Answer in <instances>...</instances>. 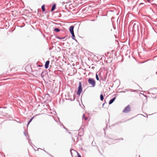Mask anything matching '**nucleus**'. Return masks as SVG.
<instances>
[{
    "mask_svg": "<svg viewBox=\"0 0 157 157\" xmlns=\"http://www.w3.org/2000/svg\"><path fill=\"white\" fill-rule=\"evenodd\" d=\"M88 81L89 84L91 85L93 87H94L96 84L95 81L94 79L92 78L88 79Z\"/></svg>",
    "mask_w": 157,
    "mask_h": 157,
    "instance_id": "f257e3e1",
    "label": "nucleus"
},
{
    "mask_svg": "<svg viewBox=\"0 0 157 157\" xmlns=\"http://www.w3.org/2000/svg\"><path fill=\"white\" fill-rule=\"evenodd\" d=\"M82 91V87L81 83L80 82H79V86L78 88L77 94L79 95L81 94Z\"/></svg>",
    "mask_w": 157,
    "mask_h": 157,
    "instance_id": "f03ea898",
    "label": "nucleus"
},
{
    "mask_svg": "<svg viewBox=\"0 0 157 157\" xmlns=\"http://www.w3.org/2000/svg\"><path fill=\"white\" fill-rule=\"evenodd\" d=\"M130 111V106L128 105L125 108L123 111V112L124 113H127Z\"/></svg>",
    "mask_w": 157,
    "mask_h": 157,
    "instance_id": "7ed1b4c3",
    "label": "nucleus"
},
{
    "mask_svg": "<svg viewBox=\"0 0 157 157\" xmlns=\"http://www.w3.org/2000/svg\"><path fill=\"white\" fill-rule=\"evenodd\" d=\"M138 23H134L133 26V29L134 30H138L139 28Z\"/></svg>",
    "mask_w": 157,
    "mask_h": 157,
    "instance_id": "20e7f679",
    "label": "nucleus"
},
{
    "mask_svg": "<svg viewBox=\"0 0 157 157\" xmlns=\"http://www.w3.org/2000/svg\"><path fill=\"white\" fill-rule=\"evenodd\" d=\"M74 28V26H70L69 28V30L71 34L74 33L73 30Z\"/></svg>",
    "mask_w": 157,
    "mask_h": 157,
    "instance_id": "39448f33",
    "label": "nucleus"
},
{
    "mask_svg": "<svg viewBox=\"0 0 157 157\" xmlns=\"http://www.w3.org/2000/svg\"><path fill=\"white\" fill-rule=\"evenodd\" d=\"M49 61H47L45 64V68L46 69L48 68L49 67Z\"/></svg>",
    "mask_w": 157,
    "mask_h": 157,
    "instance_id": "423d86ee",
    "label": "nucleus"
},
{
    "mask_svg": "<svg viewBox=\"0 0 157 157\" xmlns=\"http://www.w3.org/2000/svg\"><path fill=\"white\" fill-rule=\"evenodd\" d=\"M116 99V97H115L110 100L109 102V104L110 105L112 104L114 102Z\"/></svg>",
    "mask_w": 157,
    "mask_h": 157,
    "instance_id": "0eeeda50",
    "label": "nucleus"
},
{
    "mask_svg": "<svg viewBox=\"0 0 157 157\" xmlns=\"http://www.w3.org/2000/svg\"><path fill=\"white\" fill-rule=\"evenodd\" d=\"M56 7V4H54L52 6V9L51 10V11L52 12L53 10H54L55 9Z\"/></svg>",
    "mask_w": 157,
    "mask_h": 157,
    "instance_id": "6e6552de",
    "label": "nucleus"
},
{
    "mask_svg": "<svg viewBox=\"0 0 157 157\" xmlns=\"http://www.w3.org/2000/svg\"><path fill=\"white\" fill-rule=\"evenodd\" d=\"M71 34L72 35V39H73V40H75V41H76L77 42V40L76 39H75V36L74 35V33H71Z\"/></svg>",
    "mask_w": 157,
    "mask_h": 157,
    "instance_id": "1a4fd4ad",
    "label": "nucleus"
},
{
    "mask_svg": "<svg viewBox=\"0 0 157 157\" xmlns=\"http://www.w3.org/2000/svg\"><path fill=\"white\" fill-rule=\"evenodd\" d=\"M100 98L101 101H102L104 99V97L102 94L100 95Z\"/></svg>",
    "mask_w": 157,
    "mask_h": 157,
    "instance_id": "9d476101",
    "label": "nucleus"
},
{
    "mask_svg": "<svg viewBox=\"0 0 157 157\" xmlns=\"http://www.w3.org/2000/svg\"><path fill=\"white\" fill-rule=\"evenodd\" d=\"M43 11L44 12L45 11V8H44V5H43L41 7Z\"/></svg>",
    "mask_w": 157,
    "mask_h": 157,
    "instance_id": "9b49d317",
    "label": "nucleus"
},
{
    "mask_svg": "<svg viewBox=\"0 0 157 157\" xmlns=\"http://www.w3.org/2000/svg\"><path fill=\"white\" fill-rule=\"evenodd\" d=\"M54 31L56 32H59L60 31V29L58 28H56L55 29Z\"/></svg>",
    "mask_w": 157,
    "mask_h": 157,
    "instance_id": "f8f14e48",
    "label": "nucleus"
},
{
    "mask_svg": "<svg viewBox=\"0 0 157 157\" xmlns=\"http://www.w3.org/2000/svg\"><path fill=\"white\" fill-rule=\"evenodd\" d=\"M34 117H32L29 121L28 122V125L29 124V123L31 122L33 119V118Z\"/></svg>",
    "mask_w": 157,
    "mask_h": 157,
    "instance_id": "ddd939ff",
    "label": "nucleus"
},
{
    "mask_svg": "<svg viewBox=\"0 0 157 157\" xmlns=\"http://www.w3.org/2000/svg\"><path fill=\"white\" fill-rule=\"evenodd\" d=\"M82 117H83V118L84 119V120H86L88 119L86 117H85V114H83V115Z\"/></svg>",
    "mask_w": 157,
    "mask_h": 157,
    "instance_id": "4468645a",
    "label": "nucleus"
},
{
    "mask_svg": "<svg viewBox=\"0 0 157 157\" xmlns=\"http://www.w3.org/2000/svg\"><path fill=\"white\" fill-rule=\"evenodd\" d=\"M96 79L97 80H98V81L99 80V77H98V76L97 74H96Z\"/></svg>",
    "mask_w": 157,
    "mask_h": 157,
    "instance_id": "2eb2a0df",
    "label": "nucleus"
},
{
    "mask_svg": "<svg viewBox=\"0 0 157 157\" xmlns=\"http://www.w3.org/2000/svg\"><path fill=\"white\" fill-rule=\"evenodd\" d=\"M78 157H82L78 153Z\"/></svg>",
    "mask_w": 157,
    "mask_h": 157,
    "instance_id": "dca6fc26",
    "label": "nucleus"
},
{
    "mask_svg": "<svg viewBox=\"0 0 157 157\" xmlns=\"http://www.w3.org/2000/svg\"><path fill=\"white\" fill-rule=\"evenodd\" d=\"M83 133H82V134H80V133H78V135L79 136H81L82 135Z\"/></svg>",
    "mask_w": 157,
    "mask_h": 157,
    "instance_id": "f3484780",
    "label": "nucleus"
},
{
    "mask_svg": "<svg viewBox=\"0 0 157 157\" xmlns=\"http://www.w3.org/2000/svg\"><path fill=\"white\" fill-rule=\"evenodd\" d=\"M79 130H80V131H82V132L83 131V130L82 129H80Z\"/></svg>",
    "mask_w": 157,
    "mask_h": 157,
    "instance_id": "a211bd4d",
    "label": "nucleus"
},
{
    "mask_svg": "<svg viewBox=\"0 0 157 157\" xmlns=\"http://www.w3.org/2000/svg\"><path fill=\"white\" fill-rule=\"evenodd\" d=\"M94 67H92V69H94Z\"/></svg>",
    "mask_w": 157,
    "mask_h": 157,
    "instance_id": "6ab92c4d",
    "label": "nucleus"
},
{
    "mask_svg": "<svg viewBox=\"0 0 157 157\" xmlns=\"http://www.w3.org/2000/svg\"><path fill=\"white\" fill-rule=\"evenodd\" d=\"M104 104H105V103H104L103 104V105H102V106H103L104 105Z\"/></svg>",
    "mask_w": 157,
    "mask_h": 157,
    "instance_id": "aec40b11",
    "label": "nucleus"
},
{
    "mask_svg": "<svg viewBox=\"0 0 157 157\" xmlns=\"http://www.w3.org/2000/svg\"><path fill=\"white\" fill-rule=\"evenodd\" d=\"M24 134L26 136V134L25 132H24Z\"/></svg>",
    "mask_w": 157,
    "mask_h": 157,
    "instance_id": "412c9836",
    "label": "nucleus"
},
{
    "mask_svg": "<svg viewBox=\"0 0 157 157\" xmlns=\"http://www.w3.org/2000/svg\"><path fill=\"white\" fill-rule=\"evenodd\" d=\"M125 91H122V92H123V93H125Z\"/></svg>",
    "mask_w": 157,
    "mask_h": 157,
    "instance_id": "4be33fe9",
    "label": "nucleus"
},
{
    "mask_svg": "<svg viewBox=\"0 0 157 157\" xmlns=\"http://www.w3.org/2000/svg\"><path fill=\"white\" fill-rule=\"evenodd\" d=\"M147 0V1H150L151 0Z\"/></svg>",
    "mask_w": 157,
    "mask_h": 157,
    "instance_id": "5701e85b",
    "label": "nucleus"
},
{
    "mask_svg": "<svg viewBox=\"0 0 157 157\" xmlns=\"http://www.w3.org/2000/svg\"><path fill=\"white\" fill-rule=\"evenodd\" d=\"M128 90H126V91H128Z\"/></svg>",
    "mask_w": 157,
    "mask_h": 157,
    "instance_id": "b1692460",
    "label": "nucleus"
},
{
    "mask_svg": "<svg viewBox=\"0 0 157 157\" xmlns=\"http://www.w3.org/2000/svg\"><path fill=\"white\" fill-rule=\"evenodd\" d=\"M139 157H140V156H139Z\"/></svg>",
    "mask_w": 157,
    "mask_h": 157,
    "instance_id": "393cba45",
    "label": "nucleus"
}]
</instances>
